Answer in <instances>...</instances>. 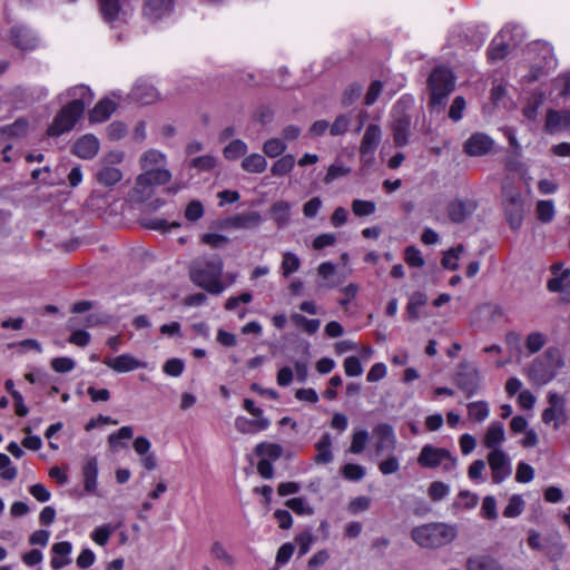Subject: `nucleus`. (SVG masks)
Instances as JSON below:
<instances>
[{
	"instance_id": "4be33fe9",
	"label": "nucleus",
	"mask_w": 570,
	"mask_h": 570,
	"mask_svg": "<svg viewBox=\"0 0 570 570\" xmlns=\"http://www.w3.org/2000/svg\"><path fill=\"white\" fill-rule=\"evenodd\" d=\"M475 208L474 202H464L455 198L448 205V216L452 223L460 224L471 216Z\"/></svg>"
},
{
	"instance_id": "473e14b6",
	"label": "nucleus",
	"mask_w": 570,
	"mask_h": 570,
	"mask_svg": "<svg viewBox=\"0 0 570 570\" xmlns=\"http://www.w3.org/2000/svg\"><path fill=\"white\" fill-rule=\"evenodd\" d=\"M209 553L212 558L222 564L233 568L236 566V558L232 554L223 542L216 540L212 543L209 548Z\"/></svg>"
},
{
	"instance_id": "ea45409f",
	"label": "nucleus",
	"mask_w": 570,
	"mask_h": 570,
	"mask_svg": "<svg viewBox=\"0 0 570 570\" xmlns=\"http://www.w3.org/2000/svg\"><path fill=\"white\" fill-rule=\"evenodd\" d=\"M134 435V429L129 425L121 426L118 431L108 436V446L112 452L118 451L119 448L126 446L122 441H128Z\"/></svg>"
},
{
	"instance_id": "4468645a",
	"label": "nucleus",
	"mask_w": 570,
	"mask_h": 570,
	"mask_svg": "<svg viewBox=\"0 0 570 570\" xmlns=\"http://www.w3.org/2000/svg\"><path fill=\"white\" fill-rule=\"evenodd\" d=\"M373 434L376 439V442H375L376 453L394 452L397 441H396V436H395L392 425H390L387 423L377 424L373 430Z\"/></svg>"
},
{
	"instance_id": "4d7b16f0",
	"label": "nucleus",
	"mask_w": 570,
	"mask_h": 570,
	"mask_svg": "<svg viewBox=\"0 0 570 570\" xmlns=\"http://www.w3.org/2000/svg\"><path fill=\"white\" fill-rule=\"evenodd\" d=\"M376 205L372 200L355 199L352 202V212L355 216L365 217L374 214Z\"/></svg>"
},
{
	"instance_id": "f3484780",
	"label": "nucleus",
	"mask_w": 570,
	"mask_h": 570,
	"mask_svg": "<svg viewBox=\"0 0 570 570\" xmlns=\"http://www.w3.org/2000/svg\"><path fill=\"white\" fill-rule=\"evenodd\" d=\"M494 146L493 139L482 132L471 135L464 142V153L472 157L487 155Z\"/></svg>"
},
{
	"instance_id": "dca6fc26",
	"label": "nucleus",
	"mask_w": 570,
	"mask_h": 570,
	"mask_svg": "<svg viewBox=\"0 0 570 570\" xmlns=\"http://www.w3.org/2000/svg\"><path fill=\"white\" fill-rule=\"evenodd\" d=\"M174 10V0H144L142 16L149 21H158Z\"/></svg>"
},
{
	"instance_id": "cd10ccee",
	"label": "nucleus",
	"mask_w": 570,
	"mask_h": 570,
	"mask_svg": "<svg viewBox=\"0 0 570 570\" xmlns=\"http://www.w3.org/2000/svg\"><path fill=\"white\" fill-rule=\"evenodd\" d=\"M479 373L476 370L460 372L456 377L459 389L468 396H473L479 389Z\"/></svg>"
},
{
	"instance_id": "864d4df0",
	"label": "nucleus",
	"mask_w": 570,
	"mask_h": 570,
	"mask_svg": "<svg viewBox=\"0 0 570 570\" xmlns=\"http://www.w3.org/2000/svg\"><path fill=\"white\" fill-rule=\"evenodd\" d=\"M351 173V168L344 166L343 164L335 163L328 166L327 173L324 176V184H332L334 180L345 177Z\"/></svg>"
},
{
	"instance_id": "69168bd1",
	"label": "nucleus",
	"mask_w": 570,
	"mask_h": 570,
	"mask_svg": "<svg viewBox=\"0 0 570 570\" xmlns=\"http://www.w3.org/2000/svg\"><path fill=\"white\" fill-rule=\"evenodd\" d=\"M8 347L13 348L18 354H23L29 350H32L36 353L42 352L41 344L33 338H27L17 343L9 344Z\"/></svg>"
},
{
	"instance_id": "774afa93",
	"label": "nucleus",
	"mask_w": 570,
	"mask_h": 570,
	"mask_svg": "<svg viewBox=\"0 0 570 570\" xmlns=\"http://www.w3.org/2000/svg\"><path fill=\"white\" fill-rule=\"evenodd\" d=\"M404 259L411 267H422L425 263L422 253L414 246L405 248Z\"/></svg>"
},
{
	"instance_id": "9d476101",
	"label": "nucleus",
	"mask_w": 570,
	"mask_h": 570,
	"mask_svg": "<svg viewBox=\"0 0 570 570\" xmlns=\"http://www.w3.org/2000/svg\"><path fill=\"white\" fill-rule=\"evenodd\" d=\"M550 272L553 275L547 282V289L550 293H559L561 299L570 302V268L563 266L562 263L551 265Z\"/></svg>"
},
{
	"instance_id": "a878e982",
	"label": "nucleus",
	"mask_w": 570,
	"mask_h": 570,
	"mask_svg": "<svg viewBox=\"0 0 570 570\" xmlns=\"http://www.w3.org/2000/svg\"><path fill=\"white\" fill-rule=\"evenodd\" d=\"M505 440L504 426L501 422L494 421L492 422L487 430V433L483 438V444L485 448L490 449V451H502L500 446Z\"/></svg>"
},
{
	"instance_id": "c9c22d12",
	"label": "nucleus",
	"mask_w": 570,
	"mask_h": 570,
	"mask_svg": "<svg viewBox=\"0 0 570 570\" xmlns=\"http://www.w3.org/2000/svg\"><path fill=\"white\" fill-rule=\"evenodd\" d=\"M242 168L246 173L262 174L267 168V160L264 155L253 153L242 160Z\"/></svg>"
},
{
	"instance_id": "f257e3e1",
	"label": "nucleus",
	"mask_w": 570,
	"mask_h": 570,
	"mask_svg": "<svg viewBox=\"0 0 570 570\" xmlns=\"http://www.w3.org/2000/svg\"><path fill=\"white\" fill-rule=\"evenodd\" d=\"M224 263L218 255H204L194 259L189 266L191 282L210 294L218 295L225 291L222 282Z\"/></svg>"
},
{
	"instance_id": "e433bc0d",
	"label": "nucleus",
	"mask_w": 570,
	"mask_h": 570,
	"mask_svg": "<svg viewBox=\"0 0 570 570\" xmlns=\"http://www.w3.org/2000/svg\"><path fill=\"white\" fill-rule=\"evenodd\" d=\"M466 568L468 570H504L498 560L488 556L470 558Z\"/></svg>"
},
{
	"instance_id": "c756f323",
	"label": "nucleus",
	"mask_w": 570,
	"mask_h": 570,
	"mask_svg": "<svg viewBox=\"0 0 570 570\" xmlns=\"http://www.w3.org/2000/svg\"><path fill=\"white\" fill-rule=\"evenodd\" d=\"M269 425L271 421L267 417L249 420L245 416H238L235 420L236 430L244 434L267 430Z\"/></svg>"
},
{
	"instance_id": "338daca9",
	"label": "nucleus",
	"mask_w": 570,
	"mask_h": 570,
	"mask_svg": "<svg viewBox=\"0 0 570 570\" xmlns=\"http://www.w3.org/2000/svg\"><path fill=\"white\" fill-rule=\"evenodd\" d=\"M342 474L350 481H360L365 476V469L360 464L347 463L342 468Z\"/></svg>"
},
{
	"instance_id": "7ed1b4c3",
	"label": "nucleus",
	"mask_w": 570,
	"mask_h": 570,
	"mask_svg": "<svg viewBox=\"0 0 570 570\" xmlns=\"http://www.w3.org/2000/svg\"><path fill=\"white\" fill-rule=\"evenodd\" d=\"M458 535L454 525L432 522L415 527L411 531L412 540L422 548L436 549L451 543Z\"/></svg>"
},
{
	"instance_id": "603ef678",
	"label": "nucleus",
	"mask_w": 570,
	"mask_h": 570,
	"mask_svg": "<svg viewBox=\"0 0 570 570\" xmlns=\"http://www.w3.org/2000/svg\"><path fill=\"white\" fill-rule=\"evenodd\" d=\"M255 452L257 455H265L268 459L276 461L282 456L283 448L276 443L262 442L257 444Z\"/></svg>"
},
{
	"instance_id": "09e8293b",
	"label": "nucleus",
	"mask_w": 570,
	"mask_h": 570,
	"mask_svg": "<svg viewBox=\"0 0 570 570\" xmlns=\"http://www.w3.org/2000/svg\"><path fill=\"white\" fill-rule=\"evenodd\" d=\"M538 219L542 223H550L556 215L554 204L552 200H539L535 207Z\"/></svg>"
},
{
	"instance_id": "1a4fd4ad",
	"label": "nucleus",
	"mask_w": 570,
	"mask_h": 570,
	"mask_svg": "<svg viewBox=\"0 0 570 570\" xmlns=\"http://www.w3.org/2000/svg\"><path fill=\"white\" fill-rule=\"evenodd\" d=\"M449 461V464L444 465V469L448 470L456 465V459L452 456L451 452L443 448H436L431 444H425L417 458V463L422 468L426 469H435L440 466L443 462Z\"/></svg>"
},
{
	"instance_id": "5fc2aeb1",
	"label": "nucleus",
	"mask_w": 570,
	"mask_h": 570,
	"mask_svg": "<svg viewBox=\"0 0 570 570\" xmlns=\"http://www.w3.org/2000/svg\"><path fill=\"white\" fill-rule=\"evenodd\" d=\"M286 507L299 515H312L314 509L304 498H293L286 501Z\"/></svg>"
},
{
	"instance_id": "13d9d810",
	"label": "nucleus",
	"mask_w": 570,
	"mask_h": 570,
	"mask_svg": "<svg viewBox=\"0 0 570 570\" xmlns=\"http://www.w3.org/2000/svg\"><path fill=\"white\" fill-rule=\"evenodd\" d=\"M368 438V432L366 430L355 431L352 435L350 452L353 454H361L366 446Z\"/></svg>"
},
{
	"instance_id": "e2e57ef3",
	"label": "nucleus",
	"mask_w": 570,
	"mask_h": 570,
	"mask_svg": "<svg viewBox=\"0 0 570 570\" xmlns=\"http://www.w3.org/2000/svg\"><path fill=\"white\" fill-rule=\"evenodd\" d=\"M28 128V121L23 118H19L12 125L2 127V135L22 137L27 134Z\"/></svg>"
},
{
	"instance_id": "393cba45",
	"label": "nucleus",
	"mask_w": 570,
	"mask_h": 570,
	"mask_svg": "<svg viewBox=\"0 0 570 570\" xmlns=\"http://www.w3.org/2000/svg\"><path fill=\"white\" fill-rule=\"evenodd\" d=\"M130 97L134 101L142 105H149L158 99L159 94L153 85L145 80H139L132 87Z\"/></svg>"
},
{
	"instance_id": "a18cd8bd",
	"label": "nucleus",
	"mask_w": 570,
	"mask_h": 570,
	"mask_svg": "<svg viewBox=\"0 0 570 570\" xmlns=\"http://www.w3.org/2000/svg\"><path fill=\"white\" fill-rule=\"evenodd\" d=\"M524 507L523 498L520 494H513L503 510V515L505 518H518L523 512Z\"/></svg>"
},
{
	"instance_id": "6e6552de",
	"label": "nucleus",
	"mask_w": 570,
	"mask_h": 570,
	"mask_svg": "<svg viewBox=\"0 0 570 570\" xmlns=\"http://www.w3.org/2000/svg\"><path fill=\"white\" fill-rule=\"evenodd\" d=\"M502 195L507 220L511 228L517 229L523 220V199L521 193L512 186L504 185Z\"/></svg>"
},
{
	"instance_id": "f704fd0d",
	"label": "nucleus",
	"mask_w": 570,
	"mask_h": 570,
	"mask_svg": "<svg viewBox=\"0 0 570 570\" xmlns=\"http://www.w3.org/2000/svg\"><path fill=\"white\" fill-rule=\"evenodd\" d=\"M115 109L116 105L114 101L109 99H104L99 101L90 111L89 120L91 122H104L112 115Z\"/></svg>"
},
{
	"instance_id": "aec40b11",
	"label": "nucleus",
	"mask_w": 570,
	"mask_h": 570,
	"mask_svg": "<svg viewBox=\"0 0 570 570\" xmlns=\"http://www.w3.org/2000/svg\"><path fill=\"white\" fill-rule=\"evenodd\" d=\"M104 364L116 373H128L145 367V363L131 354H121L116 357H105Z\"/></svg>"
},
{
	"instance_id": "0eeeda50",
	"label": "nucleus",
	"mask_w": 570,
	"mask_h": 570,
	"mask_svg": "<svg viewBox=\"0 0 570 570\" xmlns=\"http://www.w3.org/2000/svg\"><path fill=\"white\" fill-rule=\"evenodd\" d=\"M82 105L79 101H70L56 115L47 132L51 137L61 136L70 131L82 116Z\"/></svg>"
},
{
	"instance_id": "b1692460",
	"label": "nucleus",
	"mask_w": 570,
	"mask_h": 570,
	"mask_svg": "<svg viewBox=\"0 0 570 570\" xmlns=\"http://www.w3.org/2000/svg\"><path fill=\"white\" fill-rule=\"evenodd\" d=\"M99 140L94 135L80 137L72 147L73 154L82 159H91L99 151Z\"/></svg>"
},
{
	"instance_id": "6ab92c4d",
	"label": "nucleus",
	"mask_w": 570,
	"mask_h": 570,
	"mask_svg": "<svg viewBox=\"0 0 570 570\" xmlns=\"http://www.w3.org/2000/svg\"><path fill=\"white\" fill-rule=\"evenodd\" d=\"M529 380L538 385H544L554 379V368L543 358L537 357L527 370Z\"/></svg>"
},
{
	"instance_id": "052dcab7",
	"label": "nucleus",
	"mask_w": 570,
	"mask_h": 570,
	"mask_svg": "<svg viewBox=\"0 0 570 570\" xmlns=\"http://www.w3.org/2000/svg\"><path fill=\"white\" fill-rule=\"evenodd\" d=\"M464 250L463 245L450 248L442 258V265L444 268L455 271L459 267L458 259L460 254Z\"/></svg>"
},
{
	"instance_id": "de8ad7c7",
	"label": "nucleus",
	"mask_w": 570,
	"mask_h": 570,
	"mask_svg": "<svg viewBox=\"0 0 570 570\" xmlns=\"http://www.w3.org/2000/svg\"><path fill=\"white\" fill-rule=\"evenodd\" d=\"M291 320L295 323L296 326L302 327L309 335L315 334L321 326L320 320H309L297 313L293 314Z\"/></svg>"
},
{
	"instance_id": "8fccbe9b",
	"label": "nucleus",
	"mask_w": 570,
	"mask_h": 570,
	"mask_svg": "<svg viewBox=\"0 0 570 570\" xmlns=\"http://www.w3.org/2000/svg\"><path fill=\"white\" fill-rule=\"evenodd\" d=\"M246 153H247V145L240 139H235V140L230 141L224 148V156L228 160H235V159L244 156Z\"/></svg>"
},
{
	"instance_id": "72a5a7b5",
	"label": "nucleus",
	"mask_w": 570,
	"mask_h": 570,
	"mask_svg": "<svg viewBox=\"0 0 570 570\" xmlns=\"http://www.w3.org/2000/svg\"><path fill=\"white\" fill-rule=\"evenodd\" d=\"M59 97H67L70 98L71 101H79L82 105V111H85L86 106L89 105L94 99V95L90 88L85 85L71 87Z\"/></svg>"
},
{
	"instance_id": "7c9ffc66",
	"label": "nucleus",
	"mask_w": 570,
	"mask_h": 570,
	"mask_svg": "<svg viewBox=\"0 0 570 570\" xmlns=\"http://www.w3.org/2000/svg\"><path fill=\"white\" fill-rule=\"evenodd\" d=\"M122 178V173L116 166L101 165L96 171V179L100 185L111 187L119 183Z\"/></svg>"
},
{
	"instance_id": "5701e85b",
	"label": "nucleus",
	"mask_w": 570,
	"mask_h": 570,
	"mask_svg": "<svg viewBox=\"0 0 570 570\" xmlns=\"http://www.w3.org/2000/svg\"><path fill=\"white\" fill-rule=\"evenodd\" d=\"M52 558L50 566L53 570H60L71 563L70 554L72 544L69 541H60L51 547Z\"/></svg>"
},
{
	"instance_id": "680f3d73",
	"label": "nucleus",
	"mask_w": 570,
	"mask_h": 570,
	"mask_svg": "<svg viewBox=\"0 0 570 570\" xmlns=\"http://www.w3.org/2000/svg\"><path fill=\"white\" fill-rule=\"evenodd\" d=\"M547 343V337L541 332H531L525 338V347L530 353L539 352Z\"/></svg>"
},
{
	"instance_id": "6e6d98bb",
	"label": "nucleus",
	"mask_w": 570,
	"mask_h": 570,
	"mask_svg": "<svg viewBox=\"0 0 570 570\" xmlns=\"http://www.w3.org/2000/svg\"><path fill=\"white\" fill-rule=\"evenodd\" d=\"M539 358H543L549 366L554 368V375L557 374V371L559 368H562L564 366V361L561 355V352L554 347L548 348Z\"/></svg>"
},
{
	"instance_id": "20e7f679",
	"label": "nucleus",
	"mask_w": 570,
	"mask_h": 570,
	"mask_svg": "<svg viewBox=\"0 0 570 570\" xmlns=\"http://www.w3.org/2000/svg\"><path fill=\"white\" fill-rule=\"evenodd\" d=\"M454 87L455 78L450 69L445 67L434 68L428 79V89L430 91L429 106L432 109H442Z\"/></svg>"
},
{
	"instance_id": "412c9836",
	"label": "nucleus",
	"mask_w": 570,
	"mask_h": 570,
	"mask_svg": "<svg viewBox=\"0 0 570 570\" xmlns=\"http://www.w3.org/2000/svg\"><path fill=\"white\" fill-rule=\"evenodd\" d=\"M100 13L106 22L115 26L126 21V11L121 9L119 0H98Z\"/></svg>"
},
{
	"instance_id": "3c124183",
	"label": "nucleus",
	"mask_w": 570,
	"mask_h": 570,
	"mask_svg": "<svg viewBox=\"0 0 570 570\" xmlns=\"http://www.w3.org/2000/svg\"><path fill=\"white\" fill-rule=\"evenodd\" d=\"M546 96L543 92L535 94L523 108V115L529 120H535L538 117V111L541 105L543 104Z\"/></svg>"
},
{
	"instance_id": "f03ea898",
	"label": "nucleus",
	"mask_w": 570,
	"mask_h": 570,
	"mask_svg": "<svg viewBox=\"0 0 570 570\" xmlns=\"http://www.w3.org/2000/svg\"><path fill=\"white\" fill-rule=\"evenodd\" d=\"M414 98L410 95L399 98L392 107L390 129L396 147H405L410 142Z\"/></svg>"
},
{
	"instance_id": "37998d69",
	"label": "nucleus",
	"mask_w": 570,
	"mask_h": 570,
	"mask_svg": "<svg viewBox=\"0 0 570 570\" xmlns=\"http://www.w3.org/2000/svg\"><path fill=\"white\" fill-rule=\"evenodd\" d=\"M301 267V259L292 252L283 254V261L281 264L282 274L284 277H288L293 273L297 272Z\"/></svg>"
},
{
	"instance_id": "423d86ee",
	"label": "nucleus",
	"mask_w": 570,
	"mask_h": 570,
	"mask_svg": "<svg viewBox=\"0 0 570 570\" xmlns=\"http://www.w3.org/2000/svg\"><path fill=\"white\" fill-rule=\"evenodd\" d=\"M171 179V174L166 167L144 169L136 178L134 188L139 200H145L153 194L154 186L165 185Z\"/></svg>"
},
{
	"instance_id": "ddd939ff",
	"label": "nucleus",
	"mask_w": 570,
	"mask_h": 570,
	"mask_svg": "<svg viewBox=\"0 0 570 570\" xmlns=\"http://www.w3.org/2000/svg\"><path fill=\"white\" fill-rule=\"evenodd\" d=\"M381 138L382 131L379 125L372 124L366 128L360 146L362 161L367 164L373 161L374 153L381 141Z\"/></svg>"
},
{
	"instance_id": "49530a36",
	"label": "nucleus",
	"mask_w": 570,
	"mask_h": 570,
	"mask_svg": "<svg viewBox=\"0 0 570 570\" xmlns=\"http://www.w3.org/2000/svg\"><path fill=\"white\" fill-rule=\"evenodd\" d=\"M566 410L561 407H547L542 412V421L546 424L553 423V428L557 430L560 428L562 421L564 420Z\"/></svg>"
},
{
	"instance_id": "c03bdc74",
	"label": "nucleus",
	"mask_w": 570,
	"mask_h": 570,
	"mask_svg": "<svg viewBox=\"0 0 570 570\" xmlns=\"http://www.w3.org/2000/svg\"><path fill=\"white\" fill-rule=\"evenodd\" d=\"M4 385L6 390L12 395L16 414L19 416H26L29 410L23 402L22 395L14 390L13 381L7 380Z\"/></svg>"
},
{
	"instance_id": "4c0bfd02",
	"label": "nucleus",
	"mask_w": 570,
	"mask_h": 570,
	"mask_svg": "<svg viewBox=\"0 0 570 570\" xmlns=\"http://www.w3.org/2000/svg\"><path fill=\"white\" fill-rule=\"evenodd\" d=\"M295 157L292 154H285L272 164L271 174L274 177H283L289 174L295 167Z\"/></svg>"
},
{
	"instance_id": "c85d7f7f",
	"label": "nucleus",
	"mask_w": 570,
	"mask_h": 570,
	"mask_svg": "<svg viewBox=\"0 0 570 570\" xmlns=\"http://www.w3.org/2000/svg\"><path fill=\"white\" fill-rule=\"evenodd\" d=\"M83 488L88 493L97 490L98 461L95 456L87 459L82 466Z\"/></svg>"
},
{
	"instance_id": "a211bd4d",
	"label": "nucleus",
	"mask_w": 570,
	"mask_h": 570,
	"mask_svg": "<svg viewBox=\"0 0 570 570\" xmlns=\"http://www.w3.org/2000/svg\"><path fill=\"white\" fill-rule=\"evenodd\" d=\"M564 130H570V109H549L546 115L544 131L553 135Z\"/></svg>"
},
{
	"instance_id": "a19ab883",
	"label": "nucleus",
	"mask_w": 570,
	"mask_h": 570,
	"mask_svg": "<svg viewBox=\"0 0 570 570\" xmlns=\"http://www.w3.org/2000/svg\"><path fill=\"white\" fill-rule=\"evenodd\" d=\"M287 149V144L277 137L269 138L263 144L262 150L268 158H278L284 155Z\"/></svg>"
},
{
	"instance_id": "f8f14e48",
	"label": "nucleus",
	"mask_w": 570,
	"mask_h": 570,
	"mask_svg": "<svg viewBox=\"0 0 570 570\" xmlns=\"http://www.w3.org/2000/svg\"><path fill=\"white\" fill-rule=\"evenodd\" d=\"M263 217L259 212L250 210L225 218L222 226L226 229H254L261 226Z\"/></svg>"
},
{
	"instance_id": "79ce46f5",
	"label": "nucleus",
	"mask_w": 570,
	"mask_h": 570,
	"mask_svg": "<svg viewBox=\"0 0 570 570\" xmlns=\"http://www.w3.org/2000/svg\"><path fill=\"white\" fill-rule=\"evenodd\" d=\"M490 413L489 404L485 401H476L468 404L469 417L475 422H483Z\"/></svg>"
},
{
	"instance_id": "bf43d9fd",
	"label": "nucleus",
	"mask_w": 570,
	"mask_h": 570,
	"mask_svg": "<svg viewBox=\"0 0 570 570\" xmlns=\"http://www.w3.org/2000/svg\"><path fill=\"white\" fill-rule=\"evenodd\" d=\"M428 302V296L423 292H414L407 304V313L411 317H419V308L425 305Z\"/></svg>"
},
{
	"instance_id": "2eb2a0df",
	"label": "nucleus",
	"mask_w": 570,
	"mask_h": 570,
	"mask_svg": "<svg viewBox=\"0 0 570 570\" xmlns=\"http://www.w3.org/2000/svg\"><path fill=\"white\" fill-rule=\"evenodd\" d=\"M10 39L14 47L24 51L35 50L40 45L37 35L24 26L13 27L10 31Z\"/></svg>"
},
{
	"instance_id": "9b49d317",
	"label": "nucleus",
	"mask_w": 570,
	"mask_h": 570,
	"mask_svg": "<svg viewBox=\"0 0 570 570\" xmlns=\"http://www.w3.org/2000/svg\"><path fill=\"white\" fill-rule=\"evenodd\" d=\"M487 461L491 470L492 482L500 484L512 474L511 460L504 451H490Z\"/></svg>"
},
{
	"instance_id": "58836bf2",
	"label": "nucleus",
	"mask_w": 570,
	"mask_h": 570,
	"mask_svg": "<svg viewBox=\"0 0 570 570\" xmlns=\"http://www.w3.org/2000/svg\"><path fill=\"white\" fill-rule=\"evenodd\" d=\"M166 156L156 149H149L145 151L140 157L141 169H150L157 167H166Z\"/></svg>"
},
{
	"instance_id": "39448f33",
	"label": "nucleus",
	"mask_w": 570,
	"mask_h": 570,
	"mask_svg": "<svg viewBox=\"0 0 570 570\" xmlns=\"http://www.w3.org/2000/svg\"><path fill=\"white\" fill-rule=\"evenodd\" d=\"M523 39V29L519 26H505L493 38L489 47L491 60L503 59L511 48L517 47Z\"/></svg>"
},
{
	"instance_id": "0e129e2a",
	"label": "nucleus",
	"mask_w": 570,
	"mask_h": 570,
	"mask_svg": "<svg viewBox=\"0 0 570 570\" xmlns=\"http://www.w3.org/2000/svg\"><path fill=\"white\" fill-rule=\"evenodd\" d=\"M480 514L482 518L488 520H495L498 519V511H497V500L492 495L484 497L480 510Z\"/></svg>"
},
{
	"instance_id": "2f4dec72",
	"label": "nucleus",
	"mask_w": 570,
	"mask_h": 570,
	"mask_svg": "<svg viewBox=\"0 0 570 570\" xmlns=\"http://www.w3.org/2000/svg\"><path fill=\"white\" fill-rule=\"evenodd\" d=\"M316 455L314 458L317 464H328L333 461L332 439L328 433H324L315 443Z\"/></svg>"
},
{
	"instance_id": "bb28decb",
	"label": "nucleus",
	"mask_w": 570,
	"mask_h": 570,
	"mask_svg": "<svg viewBox=\"0 0 570 570\" xmlns=\"http://www.w3.org/2000/svg\"><path fill=\"white\" fill-rule=\"evenodd\" d=\"M292 206L288 202H275L269 208L271 219L278 228L286 227L291 222Z\"/></svg>"
}]
</instances>
